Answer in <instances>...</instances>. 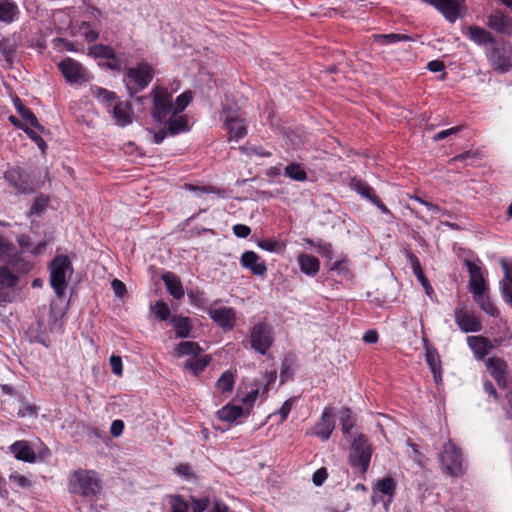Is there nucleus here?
<instances>
[{
    "label": "nucleus",
    "mask_w": 512,
    "mask_h": 512,
    "mask_svg": "<svg viewBox=\"0 0 512 512\" xmlns=\"http://www.w3.org/2000/svg\"><path fill=\"white\" fill-rule=\"evenodd\" d=\"M178 90V86L171 91L166 87L157 85L151 90L153 107L151 115L157 122L169 120L172 116L180 114L189 105L192 100V93L186 91L180 94L173 102V93Z\"/></svg>",
    "instance_id": "1"
},
{
    "label": "nucleus",
    "mask_w": 512,
    "mask_h": 512,
    "mask_svg": "<svg viewBox=\"0 0 512 512\" xmlns=\"http://www.w3.org/2000/svg\"><path fill=\"white\" fill-rule=\"evenodd\" d=\"M101 489V479L94 470L77 469L68 477V491L88 501L96 500Z\"/></svg>",
    "instance_id": "2"
},
{
    "label": "nucleus",
    "mask_w": 512,
    "mask_h": 512,
    "mask_svg": "<svg viewBox=\"0 0 512 512\" xmlns=\"http://www.w3.org/2000/svg\"><path fill=\"white\" fill-rule=\"evenodd\" d=\"M50 285L56 296L62 298L67 288V278L73 273L71 261L66 255L56 256L49 266Z\"/></svg>",
    "instance_id": "3"
},
{
    "label": "nucleus",
    "mask_w": 512,
    "mask_h": 512,
    "mask_svg": "<svg viewBox=\"0 0 512 512\" xmlns=\"http://www.w3.org/2000/svg\"><path fill=\"white\" fill-rule=\"evenodd\" d=\"M153 68L147 62H140L134 67L126 69L123 82L130 95L146 88L153 79Z\"/></svg>",
    "instance_id": "4"
},
{
    "label": "nucleus",
    "mask_w": 512,
    "mask_h": 512,
    "mask_svg": "<svg viewBox=\"0 0 512 512\" xmlns=\"http://www.w3.org/2000/svg\"><path fill=\"white\" fill-rule=\"evenodd\" d=\"M273 329L266 322H258L250 331V346L261 355H265L273 345Z\"/></svg>",
    "instance_id": "5"
},
{
    "label": "nucleus",
    "mask_w": 512,
    "mask_h": 512,
    "mask_svg": "<svg viewBox=\"0 0 512 512\" xmlns=\"http://www.w3.org/2000/svg\"><path fill=\"white\" fill-rule=\"evenodd\" d=\"M371 456L372 448L368 440L363 435L356 437L351 445L350 464L353 467H360L361 472L365 473L369 467Z\"/></svg>",
    "instance_id": "6"
},
{
    "label": "nucleus",
    "mask_w": 512,
    "mask_h": 512,
    "mask_svg": "<svg viewBox=\"0 0 512 512\" xmlns=\"http://www.w3.org/2000/svg\"><path fill=\"white\" fill-rule=\"evenodd\" d=\"M443 469L451 476H460L463 473V459L459 449L452 443L447 442L439 454Z\"/></svg>",
    "instance_id": "7"
},
{
    "label": "nucleus",
    "mask_w": 512,
    "mask_h": 512,
    "mask_svg": "<svg viewBox=\"0 0 512 512\" xmlns=\"http://www.w3.org/2000/svg\"><path fill=\"white\" fill-rule=\"evenodd\" d=\"M58 68L69 84L81 85L90 80L88 71L73 58L63 59L58 63Z\"/></svg>",
    "instance_id": "8"
},
{
    "label": "nucleus",
    "mask_w": 512,
    "mask_h": 512,
    "mask_svg": "<svg viewBox=\"0 0 512 512\" xmlns=\"http://www.w3.org/2000/svg\"><path fill=\"white\" fill-rule=\"evenodd\" d=\"M435 7L449 22L454 23L463 16V0H423Z\"/></svg>",
    "instance_id": "9"
},
{
    "label": "nucleus",
    "mask_w": 512,
    "mask_h": 512,
    "mask_svg": "<svg viewBox=\"0 0 512 512\" xmlns=\"http://www.w3.org/2000/svg\"><path fill=\"white\" fill-rule=\"evenodd\" d=\"M224 123L228 129L230 139L238 141L247 134L246 124L240 119L236 110L224 109Z\"/></svg>",
    "instance_id": "10"
},
{
    "label": "nucleus",
    "mask_w": 512,
    "mask_h": 512,
    "mask_svg": "<svg viewBox=\"0 0 512 512\" xmlns=\"http://www.w3.org/2000/svg\"><path fill=\"white\" fill-rule=\"evenodd\" d=\"M454 317L459 329L464 333L479 332L482 329L480 320L472 311L456 308Z\"/></svg>",
    "instance_id": "11"
},
{
    "label": "nucleus",
    "mask_w": 512,
    "mask_h": 512,
    "mask_svg": "<svg viewBox=\"0 0 512 512\" xmlns=\"http://www.w3.org/2000/svg\"><path fill=\"white\" fill-rule=\"evenodd\" d=\"M487 25L500 34L512 35V18L500 10H494L488 15Z\"/></svg>",
    "instance_id": "12"
},
{
    "label": "nucleus",
    "mask_w": 512,
    "mask_h": 512,
    "mask_svg": "<svg viewBox=\"0 0 512 512\" xmlns=\"http://www.w3.org/2000/svg\"><path fill=\"white\" fill-rule=\"evenodd\" d=\"M240 264L243 268L248 269L255 276L264 277L266 275V263L254 251L243 252L240 257Z\"/></svg>",
    "instance_id": "13"
},
{
    "label": "nucleus",
    "mask_w": 512,
    "mask_h": 512,
    "mask_svg": "<svg viewBox=\"0 0 512 512\" xmlns=\"http://www.w3.org/2000/svg\"><path fill=\"white\" fill-rule=\"evenodd\" d=\"M248 415L249 408H242L233 404H227L217 412L218 418L229 424H237L241 418L248 417Z\"/></svg>",
    "instance_id": "14"
},
{
    "label": "nucleus",
    "mask_w": 512,
    "mask_h": 512,
    "mask_svg": "<svg viewBox=\"0 0 512 512\" xmlns=\"http://www.w3.org/2000/svg\"><path fill=\"white\" fill-rule=\"evenodd\" d=\"M209 316L223 329L231 330L235 322V311L230 307L209 310Z\"/></svg>",
    "instance_id": "15"
},
{
    "label": "nucleus",
    "mask_w": 512,
    "mask_h": 512,
    "mask_svg": "<svg viewBox=\"0 0 512 512\" xmlns=\"http://www.w3.org/2000/svg\"><path fill=\"white\" fill-rule=\"evenodd\" d=\"M469 272V287L472 294L486 291V282L481 268L471 261L465 262Z\"/></svg>",
    "instance_id": "16"
},
{
    "label": "nucleus",
    "mask_w": 512,
    "mask_h": 512,
    "mask_svg": "<svg viewBox=\"0 0 512 512\" xmlns=\"http://www.w3.org/2000/svg\"><path fill=\"white\" fill-rule=\"evenodd\" d=\"M108 112L112 113V117L118 126L124 127L132 123L131 106L128 102L116 101Z\"/></svg>",
    "instance_id": "17"
},
{
    "label": "nucleus",
    "mask_w": 512,
    "mask_h": 512,
    "mask_svg": "<svg viewBox=\"0 0 512 512\" xmlns=\"http://www.w3.org/2000/svg\"><path fill=\"white\" fill-rule=\"evenodd\" d=\"M335 427V422L331 410L325 408L320 421L315 426L314 434L326 441L330 438Z\"/></svg>",
    "instance_id": "18"
},
{
    "label": "nucleus",
    "mask_w": 512,
    "mask_h": 512,
    "mask_svg": "<svg viewBox=\"0 0 512 512\" xmlns=\"http://www.w3.org/2000/svg\"><path fill=\"white\" fill-rule=\"evenodd\" d=\"M4 179L20 193H30L33 191V188L30 186V184L23 178L21 169L19 167L8 169L4 173Z\"/></svg>",
    "instance_id": "19"
},
{
    "label": "nucleus",
    "mask_w": 512,
    "mask_h": 512,
    "mask_svg": "<svg viewBox=\"0 0 512 512\" xmlns=\"http://www.w3.org/2000/svg\"><path fill=\"white\" fill-rule=\"evenodd\" d=\"M10 451L17 460L27 463H34L36 461L34 450L25 440H19L11 444Z\"/></svg>",
    "instance_id": "20"
},
{
    "label": "nucleus",
    "mask_w": 512,
    "mask_h": 512,
    "mask_svg": "<svg viewBox=\"0 0 512 512\" xmlns=\"http://www.w3.org/2000/svg\"><path fill=\"white\" fill-rule=\"evenodd\" d=\"M486 366L498 385L504 387L506 384L505 375L507 370L505 361L497 357H491L486 361Z\"/></svg>",
    "instance_id": "21"
},
{
    "label": "nucleus",
    "mask_w": 512,
    "mask_h": 512,
    "mask_svg": "<svg viewBox=\"0 0 512 512\" xmlns=\"http://www.w3.org/2000/svg\"><path fill=\"white\" fill-rule=\"evenodd\" d=\"M88 54L94 58H105L109 60L108 66L111 69H118V61L115 56L114 50L107 45H93L89 47Z\"/></svg>",
    "instance_id": "22"
},
{
    "label": "nucleus",
    "mask_w": 512,
    "mask_h": 512,
    "mask_svg": "<svg viewBox=\"0 0 512 512\" xmlns=\"http://www.w3.org/2000/svg\"><path fill=\"white\" fill-rule=\"evenodd\" d=\"M488 57L494 70L506 72L512 66L509 57L506 55L505 51L501 50L500 48H493L489 52Z\"/></svg>",
    "instance_id": "23"
},
{
    "label": "nucleus",
    "mask_w": 512,
    "mask_h": 512,
    "mask_svg": "<svg viewBox=\"0 0 512 512\" xmlns=\"http://www.w3.org/2000/svg\"><path fill=\"white\" fill-rule=\"evenodd\" d=\"M297 261L303 274L313 277L319 272L320 262L315 256L301 253L298 255Z\"/></svg>",
    "instance_id": "24"
},
{
    "label": "nucleus",
    "mask_w": 512,
    "mask_h": 512,
    "mask_svg": "<svg viewBox=\"0 0 512 512\" xmlns=\"http://www.w3.org/2000/svg\"><path fill=\"white\" fill-rule=\"evenodd\" d=\"M466 35L469 38V40L480 46L495 43V39L492 36V34L486 29L479 26L468 27Z\"/></svg>",
    "instance_id": "25"
},
{
    "label": "nucleus",
    "mask_w": 512,
    "mask_h": 512,
    "mask_svg": "<svg viewBox=\"0 0 512 512\" xmlns=\"http://www.w3.org/2000/svg\"><path fill=\"white\" fill-rule=\"evenodd\" d=\"M20 14L17 4L12 0H0V21L10 24L18 19Z\"/></svg>",
    "instance_id": "26"
},
{
    "label": "nucleus",
    "mask_w": 512,
    "mask_h": 512,
    "mask_svg": "<svg viewBox=\"0 0 512 512\" xmlns=\"http://www.w3.org/2000/svg\"><path fill=\"white\" fill-rule=\"evenodd\" d=\"M467 343L469 348L473 351L475 358L478 360L484 359L490 347L489 341L482 336H468Z\"/></svg>",
    "instance_id": "27"
},
{
    "label": "nucleus",
    "mask_w": 512,
    "mask_h": 512,
    "mask_svg": "<svg viewBox=\"0 0 512 512\" xmlns=\"http://www.w3.org/2000/svg\"><path fill=\"white\" fill-rule=\"evenodd\" d=\"M162 280L173 298L180 299L184 296L182 283L175 274L167 272L162 276Z\"/></svg>",
    "instance_id": "28"
},
{
    "label": "nucleus",
    "mask_w": 512,
    "mask_h": 512,
    "mask_svg": "<svg viewBox=\"0 0 512 512\" xmlns=\"http://www.w3.org/2000/svg\"><path fill=\"white\" fill-rule=\"evenodd\" d=\"M268 392V384L267 383H254L249 391L241 398V402L246 405V408L251 410L253 404L259 397V395H264Z\"/></svg>",
    "instance_id": "29"
},
{
    "label": "nucleus",
    "mask_w": 512,
    "mask_h": 512,
    "mask_svg": "<svg viewBox=\"0 0 512 512\" xmlns=\"http://www.w3.org/2000/svg\"><path fill=\"white\" fill-rule=\"evenodd\" d=\"M168 126V132L171 135L187 132L189 130L188 119L184 115L172 116L169 120L161 122Z\"/></svg>",
    "instance_id": "30"
},
{
    "label": "nucleus",
    "mask_w": 512,
    "mask_h": 512,
    "mask_svg": "<svg viewBox=\"0 0 512 512\" xmlns=\"http://www.w3.org/2000/svg\"><path fill=\"white\" fill-rule=\"evenodd\" d=\"M395 489H396L395 481L390 477L383 478V479L379 480L374 487V491H373L374 494L380 493L382 495L389 497L388 501L385 503L386 510L388 509V505L391 501V498L393 497V495L395 493Z\"/></svg>",
    "instance_id": "31"
},
{
    "label": "nucleus",
    "mask_w": 512,
    "mask_h": 512,
    "mask_svg": "<svg viewBox=\"0 0 512 512\" xmlns=\"http://www.w3.org/2000/svg\"><path fill=\"white\" fill-rule=\"evenodd\" d=\"M15 107L18 113L23 118L25 125L32 126L37 128L40 132H44V127L38 122L36 116L27 108L25 107L19 99L15 102Z\"/></svg>",
    "instance_id": "32"
},
{
    "label": "nucleus",
    "mask_w": 512,
    "mask_h": 512,
    "mask_svg": "<svg viewBox=\"0 0 512 512\" xmlns=\"http://www.w3.org/2000/svg\"><path fill=\"white\" fill-rule=\"evenodd\" d=\"M91 92L99 100L100 103L105 105L108 111L111 110V107L117 101V96L115 93L104 88L94 86L91 88Z\"/></svg>",
    "instance_id": "33"
},
{
    "label": "nucleus",
    "mask_w": 512,
    "mask_h": 512,
    "mask_svg": "<svg viewBox=\"0 0 512 512\" xmlns=\"http://www.w3.org/2000/svg\"><path fill=\"white\" fill-rule=\"evenodd\" d=\"M177 337L187 338L190 335L191 323L188 317L175 316L170 320Z\"/></svg>",
    "instance_id": "34"
},
{
    "label": "nucleus",
    "mask_w": 512,
    "mask_h": 512,
    "mask_svg": "<svg viewBox=\"0 0 512 512\" xmlns=\"http://www.w3.org/2000/svg\"><path fill=\"white\" fill-rule=\"evenodd\" d=\"M473 298L478 303L480 308L488 315L492 317H496L499 315L498 309L490 301L488 295L486 294V291L474 293Z\"/></svg>",
    "instance_id": "35"
},
{
    "label": "nucleus",
    "mask_w": 512,
    "mask_h": 512,
    "mask_svg": "<svg viewBox=\"0 0 512 512\" xmlns=\"http://www.w3.org/2000/svg\"><path fill=\"white\" fill-rule=\"evenodd\" d=\"M210 361H211V357L209 355H204L199 358H197L195 356V357L188 359L185 362V368L192 374L198 375L208 366Z\"/></svg>",
    "instance_id": "36"
},
{
    "label": "nucleus",
    "mask_w": 512,
    "mask_h": 512,
    "mask_svg": "<svg viewBox=\"0 0 512 512\" xmlns=\"http://www.w3.org/2000/svg\"><path fill=\"white\" fill-rule=\"evenodd\" d=\"M502 267L505 272V278L501 282L502 296L512 306V271L506 263H502Z\"/></svg>",
    "instance_id": "37"
},
{
    "label": "nucleus",
    "mask_w": 512,
    "mask_h": 512,
    "mask_svg": "<svg viewBox=\"0 0 512 512\" xmlns=\"http://www.w3.org/2000/svg\"><path fill=\"white\" fill-rule=\"evenodd\" d=\"M257 246L264 251L281 254L286 248L285 242L276 239H261L257 241Z\"/></svg>",
    "instance_id": "38"
},
{
    "label": "nucleus",
    "mask_w": 512,
    "mask_h": 512,
    "mask_svg": "<svg viewBox=\"0 0 512 512\" xmlns=\"http://www.w3.org/2000/svg\"><path fill=\"white\" fill-rule=\"evenodd\" d=\"M201 352V348L198 343L193 341L180 342L176 347V353L178 356H198Z\"/></svg>",
    "instance_id": "39"
},
{
    "label": "nucleus",
    "mask_w": 512,
    "mask_h": 512,
    "mask_svg": "<svg viewBox=\"0 0 512 512\" xmlns=\"http://www.w3.org/2000/svg\"><path fill=\"white\" fill-rule=\"evenodd\" d=\"M284 175L294 181H305L307 179V173L304 168L298 163H291L284 169Z\"/></svg>",
    "instance_id": "40"
},
{
    "label": "nucleus",
    "mask_w": 512,
    "mask_h": 512,
    "mask_svg": "<svg viewBox=\"0 0 512 512\" xmlns=\"http://www.w3.org/2000/svg\"><path fill=\"white\" fill-rule=\"evenodd\" d=\"M235 376L230 370L223 372L216 382L217 389L222 393L231 392L234 387Z\"/></svg>",
    "instance_id": "41"
},
{
    "label": "nucleus",
    "mask_w": 512,
    "mask_h": 512,
    "mask_svg": "<svg viewBox=\"0 0 512 512\" xmlns=\"http://www.w3.org/2000/svg\"><path fill=\"white\" fill-rule=\"evenodd\" d=\"M426 361L433 373L435 382H439L441 380V365L438 354L435 351L427 350Z\"/></svg>",
    "instance_id": "42"
},
{
    "label": "nucleus",
    "mask_w": 512,
    "mask_h": 512,
    "mask_svg": "<svg viewBox=\"0 0 512 512\" xmlns=\"http://www.w3.org/2000/svg\"><path fill=\"white\" fill-rule=\"evenodd\" d=\"M375 41L383 45L393 44L400 41H408L410 37L405 34L390 33V34H377L374 35Z\"/></svg>",
    "instance_id": "43"
},
{
    "label": "nucleus",
    "mask_w": 512,
    "mask_h": 512,
    "mask_svg": "<svg viewBox=\"0 0 512 512\" xmlns=\"http://www.w3.org/2000/svg\"><path fill=\"white\" fill-rule=\"evenodd\" d=\"M408 259H409L412 271H413L414 275L416 276V278L418 279V281L423 285V287H428V282L425 278V275L423 273V270L421 268L418 258L416 256H414L413 254L409 253Z\"/></svg>",
    "instance_id": "44"
},
{
    "label": "nucleus",
    "mask_w": 512,
    "mask_h": 512,
    "mask_svg": "<svg viewBox=\"0 0 512 512\" xmlns=\"http://www.w3.org/2000/svg\"><path fill=\"white\" fill-rule=\"evenodd\" d=\"M18 283V277L7 267H0V285L14 287Z\"/></svg>",
    "instance_id": "45"
},
{
    "label": "nucleus",
    "mask_w": 512,
    "mask_h": 512,
    "mask_svg": "<svg viewBox=\"0 0 512 512\" xmlns=\"http://www.w3.org/2000/svg\"><path fill=\"white\" fill-rule=\"evenodd\" d=\"M169 504L171 512H188L189 503L180 495H173L169 497Z\"/></svg>",
    "instance_id": "46"
},
{
    "label": "nucleus",
    "mask_w": 512,
    "mask_h": 512,
    "mask_svg": "<svg viewBox=\"0 0 512 512\" xmlns=\"http://www.w3.org/2000/svg\"><path fill=\"white\" fill-rule=\"evenodd\" d=\"M150 309L154 313L155 317L161 321L168 320L170 317L169 306L163 301H157L153 306L150 307Z\"/></svg>",
    "instance_id": "47"
},
{
    "label": "nucleus",
    "mask_w": 512,
    "mask_h": 512,
    "mask_svg": "<svg viewBox=\"0 0 512 512\" xmlns=\"http://www.w3.org/2000/svg\"><path fill=\"white\" fill-rule=\"evenodd\" d=\"M341 424H342V432L343 434L350 433L351 429L354 426V420L351 416V411L348 408H343L341 411Z\"/></svg>",
    "instance_id": "48"
},
{
    "label": "nucleus",
    "mask_w": 512,
    "mask_h": 512,
    "mask_svg": "<svg viewBox=\"0 0 512 512\" xmlns=\"http://www.w3.org/2000/svg\"><path fill=\"white\" fill-rule=\"evenodd\" d=\"M47 205H48L47 197L39 196V197L35 198L32 206H31V209H30V214L36 215V216L41 215L46 210Z\"/></svg>",
    "instance_id": "49"
},
{
    "label": "nucleus",
    "mask_w": 512,
    "mask_h": 512,
    "mask_svg": "<svg viewBox=\"0 0 512 512\" xmlns=\"http://www.w3.org/2000/svg\"><path fill=\"white\" fill-rule=\"evenodd\" d=\"M79 34L88 42H93L98 38V32L93 30L90 24L85 22L80 25Z\"/></svg>",
    "instance_id": "50"
},
{
    "label": "nucleus",
    "mask_w": 512,
    "mask_h": 512,
    "mask_svg": "<svg viewBox=\"0 0 512 512\" xmlns=\"http://www.w3.org/2000/svg\"><path fill=\"white\" fill-rule=\"evenodd\" d=\"M296 401H297L296 397L289 398L279 408V410L277 411V414L280 415L281 422H284L287 419V417H288L293 405L296 403Z\"/></svg>",
    "instance_id": "51"
},
{
    "label": "nucleus",
    "mask_w": 512,
    "mask_h": 512,
    "mask_svg": "<svg viewBox=\"0 0 512 512\" xmlns=\"http://www.w3.org/2000/svg\"><path fill=\"white\" fill-rule=\"evenodd\" d=\"M29 138L34 141L36 143V145L38 146V148L41 150V152L44 154L46 152V149H47V144L46 142L44 141V139L42 137H40L35 131H33L30 127L29 129H26V132H25Z\"/></svg>",
    "instance_id": "52"
},
{
    "label": "nucleus",
    "mask_w": 512,
    "mask_h": 512,
    "mask_svg": "<svg viewBox=\"0 0 512 512\" xmlns=\"http://www.w3.org/2000/svg\"><path fill=\"white\" fill-rule=\"evenodd\" d=\"M209 505L208 498L195 499L191 498V509L192 512H204Z\"/></svg>",
    "instance_id": "53"
},
{
    "label": "nucleus",
    "mask_w": 512,
    "mask_h": 512,
    "mask_svg": "<svg viewBox=\"0 0 512 512\" xmlns=\"http://www.w3.org/2000/svg\"><path fill=\"white\" fill-rule=\"evenodd\" d=\"M112 372L121 376L123 373L122 359L120 356L112 355L109 359Z\"/></svg>",
    "instance_id": "54"
},
{
    "label": "nucleus",
    "mask_w": 512,
    "mask_h": 512,
    "mask_svg": "<svg viewBox=\"0 0 512 512\" xmlns=\"http://www.w3.org/2000/svg\"><path fill=\"white\" fill-rule=\"evenodd\" d=\"M10 480L15 483L16 485H18L19 487H22V488H28L31 486V481L24 475H20V474H11L10 475Z\"/></svg>",
    "instance_id": "55"
},
{
    "label": "nucleus",
    "mask_w": 512,
    "mask_h": 512,
    "mask_svg": "<svg viewBox=\"0 0 512 512\" xmlns=\"http://www.w3.org/2000/svg\"><path fill=\"white\" fill-rule=\"evenodd\" d=\"M233 233L238 238H246L250 235L251 229L249 226L244 224H236L233 226Z\"/></svg>",
    "instance_id": "56"
},
{
    "label": "nucleus",
    "mask_w": 512,
    "mask_h": 512,
    "mask_svg": "<svg viewBox=\"0 0 512 512\" xmlns=\"http://www.w3.org/2000/svg\"><path fill=\"white\" fill-rule=\"evenodd\" d=\"M357 192L363 196L364 198L368 199L371 201V198H374V197H377L375 194H374V190L372 187L368 186V185H365V184H359L357 186Z\"/></svg>",
    "instance_id": "57"
},
{
    "label": "nucleus",
    "mask_w": 512,
    "mask_h": 512,
    "mask_svg": "<svg viewBox=\"0 0 512 512\" xmlns=\"http://www.w3.org/2000/svg\"><path fill=\"white\" fill-rule=\"evenodd\" d=\"M327 471L325 468H320L318 469L314 474H313V483L316 485V486H320L324 483V481L326 480L327 478Z\"/></svg>",
    "instance_id": "58"
},
{
    "label": "nucleus",
    "mask_w": 512,
    "mask_h": 512,
    "mask_svg": "<svg viewBox=\"0 0 512 512\" xmlns=\"http://www.w3.org/2000/svg\"><path fill=\"white\" fill-rule=\"evenodd\" d=\"M124 430V423L122 420H114L110 426V433L114 437H119Z\"/></svg>",
    "instance_id": "59"
},
{
    "label": "nucleus",
    "mask_w": 512,
    "mask_h": 512,
    "mask_svg": "<svg viewBox=\"0 0 512 512\" xmlns=\"http://www.w3.org/2000/svg\"><path fill=\"white\" fill-rule=\"evenodd\" d=\"M458 131H460V127H452V128L446 129V130H442V131L436 133L434 135L433 139L435 141H440L452 134H456Z\"/></svg>",
    "instance_id": "60"
},
{
    "label": "nucleus",
    "mask_w": 512,
    "mask_h": 512,
    "mask_svg": "<svg viewBox=\"0 0 512 512\" xmlns=\"http://www.w3.org/2000/svg\"><path fill=\"white\" fill-rule=\"evenodd\" d=\"M112 289L116 296L122 297L126 291L124 283L118 279H114L111 283Z\"/></svg>",
    "instance_id": "61"
},
{
    "label": "nucleus",
    "mask_w": 512,
    "mask_h": 512,
    "mask_svg": "<svg viewBox=\"0 0 512 512\" xmlns=\"http://www.w3.org/2000/svg\"><path fill=\"white\" fill-rule=\"evenodd\" d=\"M427 68L431 71V72H441L444 70V64L442 61H439V60H433V61H430L428 64H427Z\"/></svg>",
    "instance_id": "62"
},
{
    "label": "nucleus",
    "mask_w": 512,
    "mask_h": 512,
    "mask_svg": "<svg viewBox=\"0 0 512 512\" xmlns=\"http://www.w3.org/2000/svg\"><path fill=\"white\" fill-rule=\"evenodd\" d=\"M317 249L318 252L322 255L330 256V254L332 253V246L329 243L319 242L317 244Z\"/></svg>",
    "instance_id": "63"
},
{
    "label": "nucleus",
    "mask_w": 512,
    "mask_h": 512,
    "mask_svg": "<svg viewBox=\"0 0 512 512\" xmlns=\"http://www.w3.org/2000/svg\"><path fill=\"white\" fill-rule=\"evenodd\" d=\"M211 512H228V507L224 503L215 500Z\"/></svg>",
    "instance_id": "64"
}]
</instances>
